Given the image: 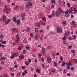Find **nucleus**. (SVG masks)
<instances>
[{
  "label": "nucleus",
  "instance_id": "f257e3e1",
  "mask_svg": "<svg viewBox=\"0 0 77 77\" xmlns=\"http://www.w3.org/2000/svg\"><path fill=\"white\" fill-rule=\"evenodd\" d=\"M66 65H67L66 67L68 69H70V67L71 66H72V62L71 61H69V62L66 63Z\"/></svg>",
  "mask_w": 77,
  "mask_h": 77
},
{
  "label": "nucleus",
  "instance_id": "f03ea898",
  "mask_svg": "<svg viewBox=\"0 0 77 77\" xmlns=\"http://www.w3.org/2000/svg\"><path fill=\"white\" fill-rule=\"evenodd\" d=\"M4 12H5L6 14H8L10 12V9L9 8H5L3 10Z\"/></svg>",
  "mask_w": 77,
  "mask_h": 77
},
{
  "label": "nucleus",
  "instance_id": "7ed1b4c3",
  "mask_svg": "<svg viewBox=\"0 0 77 77\" xmlns=\"http://www.w3.org/2000/svg\"><path fill=\"white\" fill-rule=\"evenodd\" d=\"M20 39V36L18 35H16V39L15 40V42L16 44H18V41Z\"/></svg>",
  "mask_w": 77,
  "mask_h": 77
},
{
  "label": "nucleus",
  "instance_id": "20e7f679",
  "mask_svg": "<svg viewBox=\"0 0 77 77\" xmlns=\"http://www.w3.org/2000/svg\"><path fill=\"white\" fill-rule=\"evenodd\" d=\"M57 31L58 33H61L62 31V29L60 27H57Z\"/></svg>",
  "mask_w": 77,
  "mask_h": 77
},
{
  "label": "nucleus",
  "instance_id": "39448f33",
  "mask_svg": "<svg viewBox=\"0 0 77 77\" xmlns=\"http://www.w3.org/2000/svg\"><path fill=\"white\" fill-rule=\"evenodd\" d=\"M72 27H75V26H76V25H77V24L75 23V21L73 20L72 22Z\"/></svg>",
  "mask_w": 77,
  "mask_h": 77
},
{
  "label": "nucleus",
  "instance_id": "423d86ee",
  "mask_svg": "<svg viewBox=\"0 0 77 77\" xmlns=\"http://www.w3.org/2000/svg\"><path fill=\"white\" fill-rule=\"evenodd\" d=\"M55 14L56 15V17H59L60 15V13L58 12L57 11H56L55 12Z\"/></svg>",
  "mask_w": 77,
  "mask_h": 77
},
{
  "label": "nucleus",
  "instance_id": "0eeeda50",
  "mask_svg": "<svg viewBox=\"0 0 77 77\" xmlns=\"http://www.w3.org/2000/svg\"><path fill=\"white\" fill-rule=\"evenodd\" d=\"M47 59L48 60V63H50V62H51V58H50L49 57H47Z\"/></svg>",
  "mask_w": 77,
  "mask_h": 77
},
{
  "label": "nucleus",
  "instance_id": "6e6552de",
  "mask_svg": "<svg viewBox=\"0 0 77 77\" xmlns=\"http://www.w3.org/2000/svg\"><path fill=\"white\" fill-rule=\"evenodd\" d=\"M58 11H59V12L60 14H61V13H64V12H65V11H62V9H61V8H59L58 9Z\"/></svg>",
  "mask_w": 77,
  "mask_h": 77
},
{
  "label": "nucleus",
  "instance_id": "1a4fd4ad",
  "mask_svg": "<svg viewBox=\"0 0 77 77\" xmlns=\"http://www.w3.org/2000/svg\"><path fill=\"white\" fill-rule=\"evenodd\" d=\"M68 71V70L66 69H64L63 72V74L64 75H65L66 74V73H67V72Z\"/></svg>",
  "mask_w": 77,
  "mask_h": 77
},
{
  "label": "nucleus",
  "instance_id": "9d476101",
  "mask_svg": "<svg viewBox=\"0 0 77 77\" xmlns=\"http://www.w3.org/2000/svg\"><path fill=\"white\" fill-rule=\"evenodd\" d=\"M10 19H8V20H6L5 22V23L6 24H8L9 22H10Z\"/></svg>",
  "mask_w": 77,
  "mask_h": 77
},
{
  "label": "nucleus",
  "instance_id": "9b49d317",
  "mask_svg": "<svg viewBox=\"0 0 77 77\" xmlns=\"http://www.w3.org/2000/svg\"><path fill=\"white\" fill-rule=\"evenodd\" d=\"M3 22H5V21H6V17L4 15L3 16Z\"/></svg>",
  "mask_w": 77,
  "mask_h": 77
},
{
  "label": "nucleus",
  "instance_id": "f8f14e48",
  "mask_svg": "<svg viewBox=\"0 0 77 77\" xmlns=\"http://www.w3.org/2000/svg\"><path fill=\"white\" fill-rule=\"evenodd\" d=\"M12 30L13 31V32H18V30L15 28H13L12 29Z\"/></svg>",
  "mask_w": 77,
  "mask_h": 77
},
{
  "label": "nucleus",
  "instance_id": "ddd939ff",
  "mask_svg": "<svg viewBox=\"0 0 77 77\" xmlns=\"http://www.w3.org/2000/svg\"><path fill=\"white\" fill-rule=\"evenodd\" d=\"M36 72H38L39 74L41 73V71L40 70V69H36Z\"/></svg>",
  "mask_w": 77,
  "mask_h": 77
},
{
  "label": "nucleus",
  "instance_id": "4468645a",
  "mask_svg": "<svg viewBox=\"0 0 77 77\" xmlns=\"http://www.w3.org/2000/svg\"><path fill=\"white\" fill-rule=\"evenodd\" d=\"M19 57L20 59H23L24 57V56L23 54H21L20 55Z\"/></svg>",
  "mask_w": 77,
  "mask_h": 77
},
{
  "label": "nucleus",
  "instance_id": "2eb2a0df",
  "mask_svg": "<svg viewBox=\"0 0 77 77\" xmlns=\"http://www.w3.org/2000/svg\"><path fill=\"white\" fill-rule=\"evenodd\" d=\"M67 11H68L69 14L72 13V10L71 8L69 9V10H67Z\"/></svg>",
  "mask_w": 77,
  "mask_h": 77
},
{
  "label": "nucleus",
  "instance_id": "dca6fc26",
  "mask_svg": "<svg viewBox=\"0 0 77 77\" xmlns=\"http://www.w3.org/2000/svg\"><path fill=\"white\" fill-rule=\"evenodd\" d=\"M65 64H66V63H65V61H63L62 63L61 66H65Z\"/></svg>",
  "mask_w": 77,
  "mask_h": 77
},
{
  "label": "nucleus",
  "instance_id": "f3484780",
  "mask_svg": "<svg viewBox=\"0 0 77 77\" xmlns=\"http://www.w3.org/2000/svg\"><path fill=\"white\" fill-rule=\"evenodd\" d=\"M13 21H14V22H15V21H17V19H16V17H14L13 18Z\"/></svg>",
  "mask_w": 77,
  "mask_h": 77
},
{
  "label": "nucleus",
  "instance_id": "a211bd4d",
  "mask_svg": "<svg viewBox=\"0 0 77 77\" xmlns=\"http://www.w3.org/2000/svg\"><path fill=\"white\" fill-rule=\"evenodd\" d=\"M72 39H75L76 36L75 35H73L72 36Z\"/></svg>",
  "mask_w": 77,
  "mask_h": 77
},
{
  "label": "nucleus",
  "instance_id": "6ab92c4d",
  "mask_svg": "<svg viewBox=\"0 0 77 77\" xmlns=\"http://www.w3.org/2000/svg\"><path fill=\"white\" fill-rule=\"evenodd\" d=\"M20 23V20L18 19L17 21V25H18Z\"/></svg>",
  "mask_w": 77,
  "mask_h": 77
},
{
  "label": "nucleus",
  "instance_id": "aec40b11",
  "mask_svg": "<svg viewBox=\"0 0 77 77\" xmlns=\"http://www.w3.org/2000/svg\"><path fill=\"white\" fill-rule=\"evenodd\" d=\"M12 55H13V56H18V53H13Z\"/></svg>",
  "mask_w": 77,
  "mask_h": 77
},
{
  "label": "nucleus",
  "instance_id": "412c9836",
  "mask_svg": "<svg viewBox=\"0 0 77 77\" xmlns=\"http://www.w3.org/2000/svg\"><path fill=\"white\" fill-rule=\"evenodd\" d=\"M62 23L63 26H65V25H66V21H64Z\"/></svg>",
  "mask_w": 77,
  "mask_h": 77
},
{
  "label": "nucleus",
  "instance_id": "4be33fe9",
  "mask_svg": "<svg viewBox=\"0 0 77 77\" xmlns=\"http://www.w3.org/2000/svg\"><path fill=\"white\" fill-rule=\"evenodd\" d=\"M54 65L55 66H57V63L56 62H54Z\"/></svg>",
  "mask_w": 77,
  "mask_h": 77
},
{
  "label": "nucleus",
  "instance_id": "5701e85b",
  "mask_svg": "<svg viewBox=\"0 0 77 77\" xmlns=\"http://www.w3.org/2000/svg\"><path fill=\"white\" fill-rule=\"evenodd\" d=\"M42 52L43 53H44L45 52V49L44 48L42 49Z\"/></svg>",
  "mask_w": 77,
  "mask_h": 77
},
{
  "label": "nucleus",
  "instance_id": "b1692460",
  "mask_svg": "<svg viewBox=\"0 0 77 77\" xmlns=\"http://www.w3.org/2000/svg\"><path fill=\"white\" fill-rule=\"evenodd\" d=\"M67 39V38L66 37V36H64V37L62 38V39L63 41H65V40H66Z\"/></svg>",
  "mask_w": 77,
  "mask_h": 77
},
{
  "label": "nucleus",
  "instance_id": "393cba45",
  "mask_svg": "<svg viewBox=\"0 0 77 77\" xmlns=\"http://www.w3.org/2000/svg\"><path fill=\"white\" fill-rule=\"evenodd\" d=\"M42 20L43 21H46V18L45 17H43Z\"/></svg>",
  "mask_w": 77,
  "mask_h": 77
},
{
  "label": "nucleus",
  "instance_id": "a878e982",
  "mask_svg": "<svg viewBox=\"0 0 77 77\" xmlns=\"http://www.w3.org/2000/svg\"><path fill=\"white\" fill-rule=\"evenodd\" d=\"M51 2L52 3H54V4H55L56 3V2L55 1V0H51Z\"/></svg>",
  "mask_w": 77,
  "mask_h": 77
},
{
  "label": "nucleus",
  "instance_id": "bb28decb",
  "mask_svg": "<svg viewBox=\"0 0 77 77\" xmlns=\"http://www.w3.org/2000/svg\"><path fill=\"white\" fill-rule=\"evenodd\" d=\"M53 13L52 14V16L53 17H54L55 16V14H54V11H52Z\"/></svg>",
  "mask_w": 77,
  "mask_h": 77
},
{
  "label": "nucleus",
  "instance_id": "cd10ccee",
  "mask_svg": "<svg viewBox=\"0 0 77 77\" xmlns=\"http://www.w3.org/2000/svg\"><path fill=\"white\" fill-rule=\"evenodd\" d=\"M34 39L35 40H36V41H37V40H38V38L37 37V35H35L34 37Z\"/></svg>",
  "mask_w": 77,
  "mask_h": 77
},
{
  "label": "nucleus",
  "instance_id": "c85d7f7f",
  "mask_svg": "<svg viewBox=\"0 0 77 77\" xmlns=\"http://www.w3.org/2000/svg\"><path fill=\"white\" fill-rule=\"evenodd\" d=\"M2 44H6V41H2Z\"/></svg>",
  "mask_w": 77,
  "mask_h": 77
},
{
  "label": "nucleus",
  "instance_id": "c756f323",
  "mask_svg": "<svg viewBox=\"0 0 77 77\" xmlns=\"http://www.w3.org/2000/svg\"><path fill=\"white\" fill-rule=\"evenodd\" d=\"M48 18H51L52 17V15L51 14L48 15Z\"/></svg>",
  "mask_w": 77,
  "mask_h": 77
},
{
  "label": "nucleus",
  "instance_id": "7c9ffc66",
  "mask_svg": "<svg viewBox=\"0 0 77 77\" xmlns=\"http://www.w3.org/2000/svg\"><path fill=\"white\" fill-rule=\"evenodd\" d=\"M68 39L69 40H72V38L71 37H69Z\"/></svg>",
  "mask_w": 77,
  "mask_h": 77
},
{
  "label": "nucleus",
  "instance_id": "2f4dec72",
  "mask_svg": "<svg viewBox=\"0 0 77 77\" xmlns=\"http://www.w3.org/2000/svg\"><path fill=\"white\" fill-rule=\"evenodd\" d=\"M14 75L15 74H14V73H11V77H14Z\"/></svg>",
  "mask_w": 77,
  "mask_h": 77
},
{
  "label": "nucleus",
  "instance_id": "473e14b6",
  "mask_svg": "<svg viewBox=\"0 0 77 77\" xmlns=\"http://www.w3.org/2000/svg\"><path fill=\"white\" fill-rule=\"evenodd\" d=\"M24 44H26L27 43V40L26 39H24L23 41Z\"/></svg>",
  "mask_w": 77,
  "mask_h": 77
},
{
  "label": "nucleus",
  "instance_id": "72a5a7b5",
  "mask_svg": "<svg viewBox=\"0 0 77 77\" xmlns=\"http://www.w3.org/2000/svg\"><path fill=\"white\" fill-rule=\"evenodd\" d=\"M36 24L37 27H39V26H40V25H39V24L38 23H36Z\"/></svg>",
  "mask_w": 77,
  "mask_h": 77
},
{
  "label": "nucleus",
  "instance_id": "f704fd0d",
  "mask_svg": "<svg viewBox=\"0 0 77 77\" xmlns=\"http://www.w3.org/2000/svg\"><path fill=\"white\" fill-rule=\"evenodd\" d=\"M2 38H3V36L2 34H1L0 36V39H2Z\"/></svg>",
  "mask_w": 77,
  "mask_h": 77
},
{
  "label": "nucleus",
  "instance_id": "c9c22d12",
  "mask_svg": "<svg viewBox=\"0 0 77 77\" xmlns=\"http://www.w3.org/2000/svg\"><path fill=\"white\" fill-rule=\"evenodd\" d=\"M71 51H72V52L73 53H75V50H71Z\"/></svg>",
  "mask_w": 77,
  "mask_h": 77
},
{
  "label": "nucleus",
  "instance_id": "e433bc0d",
  "mask_svg": "<svg viewBox=\"0 0 77 77\" xmlns=\"http://www.w3.org/2000/svg\"><path fill=\"white\" fill-rule=\"evenodd\" d=\"M54 8V5L52 4L51 6V8L52 9H53Z\"/></svg>",
  "mask_w": 77,
  "mask_h": 77
},
{
  "label": "nucleus",
  "instance_id": "4c0bfd02",
  "mask_svg": "<svg viewBox=\"0 0 77 77\" xmlns=\"http://www.w3.org/2000/svg\"><path fill=\"white\" fill-rule=\"evenodd\" d=\"M70 69L72 71H73V70H74V68L73 67H71L70 68Z\"/></svg>",
  "mask_w": 77,
  "mask_h": 77
},
{
  "label": "nucleus",
  "instance_id": "58836bf2",
  "mask_svg": "<svg viewBox=\"0 0 77 77\" xmlns=\"http://www.w3.org/2000/svg\"><path fill=\"white\" fill-rule=\"evenodd\" d=\"M26 48L27 50H29L30 49V47L29 46H26Z\"/></svg>",
  "mask_w": 77,
  "mask_h": 77
},
{
  "label": "nucleus",
  "instance_id": "ea45409f",
  "mask_svg": "<svg viewBox=\"0 0 77 77\" xmlns=\"http://www.w3.org/2000/svg\"><path fill=\"white\" fill-rule=\"evenodd\" d=\"M68 47L69 49H71V48H72V45H69V46Z\"/></svg>",
  "mask_w": 77,
  "mask_h": 77
},
{
  "label": "nucleus",
  "instance_id": "a19ab883",
  "mask_svg": "<svg viewBox=\"0 0 77 77\" xmlns=\"http://www.w3.org/2000/svg\"><path fill=\"white\" fill-rule=\"evenodd\" d=\"M71 9L72 10V11H74V9H75V8H74L73 7H72L71 8Z\"/></svg>",
  "mask_w": 77,
  "mask_h": 77
},
{
  "label": "nucleus",
  "instance_id": "79ce46f5",
  "mask_svg": "<svg viewBox=\"0 0 77 77\" xmlns=\"http://www.w3.org/2000/svg\"><path fill=\"white\" fill-rule=\"evenodd\" d=\"M25 63L26 65H29V63L26 61H25Z\"/></svg>",
  "mask_w": 77,
  "mask_h": 77
},
{
  "label": "nucleus",
  "instance_id": "37998d69",
  "mask_svg": "<svg viewBox=\"0 0 77 77\" xmlns=\"http://www.w3.org/2000/svg\"><path fill=\"white\" fill-rule=\"evenodd\" d=\"M26 8H29V5H26Z\"/></svg>",
  "mask_w": 77,
  "mask_h": 77
},
{
  "label": "nucleus",
  "instance_id": "c03bdc74",
  "mask_svg": "<svg viewBox=\"0 0 77 77\" xmlns=\"http://www.w3.org/2000/svg\"><path fill=\"white\" fill-rule=\"evenodd\" d=\"M67 76L70 77V76H71V74H70V73H68L67 74Z\"/></svg>",
  "mask_w": 77,
  "mask_h": 77
},
{
  "label": "nucleus",
  "instance_id": "a18cd8bd",
  "mask_svg": "<svg viewBox=\"0 0 77 77\" xmlns=\"http://www.w3.org/2000/svg\"><path fill=\"white\" fill-rule=\"evenodd\" d=\"M20 75H21V74H20V73H18L17 74V77H20Z\"/></svg>",
  "mask_w": 77,
  "mask_h": 77
},
{
  "label": "nucleus",
  "instance_id": "49530a36",
  "mask_svg": "<svg viewBox=\"0 0 77 77\" xmlns=\"http://www.w3.org/2000/svg\"><path fill=\"white\" fill-rule=\"evenodd\" d=\"M48 50H51V46H48Z\"/></svg>",
  "mask_w": 77,
  "mask_h": 77
},
{
  "label": "nucleus",
  "instance_id": "de8ad7c7",
  "mask_svg": "<svg viewBox=\"0 0 77 77\" xmlns=\"http://www.w3.org/2000/svg\"><path fill=\"white\" fill-rule=\"evenodd\" d=\"M17 8H18V6L16 5L15 7H14V9L15 10H17Z\"/></svg>",
  "mask_w": 77,
  "mask_h": 77
},
{
  "label": "nucleus",
  "instance_id": "09e8293b",
  "mask_svg": "<svg viewBox=\"0 0 77 77\" xmlns=\"http://www.w3.org/2000/svg\"><path fill=\"white\" fill-rule=\"evenodd\" d=\"M28 62L30 63H31V62H32V60L31 59H29L28 60Z\"/></svg>",
  "mask_w": 77,
  "mask_h": 77
},
{
  "label": "nucleus",
  "instance_id": "8fccbe9b",
  "mask_svg": "<svg viewBox=\"0 0 77 77\" xmlns=\"http://www.w3.org/2000/svg\"><path fill=\"white\" fill-rule=\"evenodd\" d=\"M26 30L27 31H29V27H27L26 28Z\"/></svg>",
  "mask_w": 77,
  "mask_h": 77
},
{
  "label": "nucleus",
  "instance_id": "3c124183",
  "mask_svg": "<svg viewBox=\"0 0 77 77\" xmlns=\"http://www.w3.org/2000/svg\"><path fill=\"white\" fill-rule=\"evenodd\" d=\"M24 72L25 74H27V70H25L24 71Z\"/></svg>",
  "mask_w": 77,
  "mask_h": 77
},
{
  "label": "nucleus",
  "instance_id": "603ef678",
  "mask_svg": "<svg viewBox=\"0 0 77 77\" xmlns=\"http://www.w3.org/2000/svg\"><path fill=\"white\" fill-rule=\"evenodd\" d=\"M35 30L36 32H37L38 31V28H35Z\"/></svg>",
  "mask_w": 77,
  "mask_h": 77
},
{
  "label": "nucleus",
  "instance_id": "864d4df0",
  "mask_svg": "<svg viewBox=\"0 0 77 77\" xmlns=\"http://www.w3.org/2000/svg\"><path fill=\"white\" fill-rule=\"evenodd\" d=\"M21 68L22 69H25V66H23L21 67Z\"/></svg>",
  "mask_w": 77,
  "mask_h": 77
},
{
  "label": "nucleus",
  "instance_id": "5fc2aeb1",
  "mask_svg": "<svg viewBox=\"0 0 77 77\" xmlns=\"http://www.w3.org/2000/svg\"><path fill=\"white\" fill-rule=\"evenodd\" d=\"M67 5L68 6V7H70L71 6V5H70V4H69V3H68L67 4Z\"/></svg>",
  "mask_w": 77,
  "mask_h": 77
},
{
  "label": "nucleus",
  "instance_id": "6e6d98bb",
  "mask_svg": "<svg viewBox=\"0 0 77 77\" xmlns=\"http://www.w3.org/2000/svg\"><path fill=\"white\" fill-rule=\"evenodd\" d=\"M29 6H32V2H29Z\"/></svg>",
  "mask_w": 77,
  "mask_h": 77
},
{
  "label": "nucleus",
  "instance_id": "4d7b16f0",
  "mask_svg": "<svg viewBox=\"0 0 77 77\" xmlns=\"http://www.w3.org/2000/svg\"><path fill=\"white\" fill-rule=\"evenodd\" d=\"M11 58L12 59H13V58H14V55H13V56H11Z\"/></svg>",
  "mask_w": 77,
  "mask_h": 77
},
{
  "label": "nucleus",
  "instance_id": "13d9d810",
  "mask_svg": "<svg viewBox=\"0 0 77 77\" xmlns=\"http://www.w3.org/2000/svg\"><path fill=\"white\" fill-rule=\"evenodd\" d=\"M63 44H65V45H66L67 44L66 43V42L64 41L63 42Z\"/></svg>",
  "mask_w": 77,
  "mask_h": 77
},
{
  "label": "nucleus",
  "instance_id": "bf43d9fd",
  "mask_svg": "<svg viewBox=\"0 0 77 77\" xmlns=\"http://www.w3.org/2000/svg\"><path fill=\"white\" fill-rule=\"evenodd\" d=\"M65 13L66 14H67V15H68V11H65Z\"/></svg>",
  "mask_w": 77,
  "mask_h": 77
},
{
  "label": "nucleus",
  "instance_id": "052dcab7",
  "mask_svg": "<svg viewBox=\"0 0 77 77\" xmlns=\"http://www.w3.org/2000/svg\"><path fill=\"white\" fill-rule=\"evenodd\" d=\"M30 36L31 37H33L34 35H33V34L32 33H31L30 34Z\"/></svg>",
  "mask_w": 77,
  "mask_h": 77
},
{
  "label": "nucleus",
  "instance_id": "680f3d73",
  "mask_svg": "<svg viewBox=\"0 0 77 77\" xmlns=\"http://www.w3.org/2000/svg\"><path fill=\"white\" fill-rule=\"evenodd\" d=\"M17 67H18V65L17 64L15 65L14 66V68H17Z\"/></svg>",
  "mask_w": 77,
  "mask_h": 77
},
{
  "label": "nucleus",
  "instance_id": "e2e57ef3",
  "mask_svg": "<svg viewBox=\"0 0 77 77\" xmlns=\"http://www.w3.org/2000/svg\"><path fill=\"white\" fill-rule=\"evenodd\" d=\"M4 77H7V75L6 74H4L3 75Z\"/></svg>",
  "mask_w": 77,
  "mask_h": 77
},
{
  "label": "nucleus",
  "instance_id": "0e129e2a",
  "mask_svg": "<svg viewBox=\"0 0 77 77\" xmlns=\"http://www.w3.org/2000/svg\"><path fill=\"white\" fill-rule=\"evenodd\" d=\"M74 60L75 61V63H77V59H75Z\"/></svg>",
  "mask_w": 77,
  "mask_h": 77
},
{
  "label": "nucleus",
  "instance_id": "69168bd1",
  "mask_svg": "<svg viewBox=\"0 0 77 77\" xmlns=\"http://www.w3.org/2000/svg\"><path fill=\"white\" fill-rule=\"evenodd\" d=\"M3 58H4V57H2L1 58H0V60H3Z\"/></svg>",
  "mask_w": 77,
  "mask_h": 77
},
{
  "label": "nucleus",
  "instance_id": "338daca9",
  "mask_svg": "<svg viewBox=\"0 0 77 77\" xmlns=\"http://www.w3.org/2000/svg\"><path fill=\"white\" fill-rule=\"evenodd\" d=\"M25 73L24 72H23V73H22V76H24V75H25Z\"/></svg>",
  "mask_w": 77,
  "mask_h": 77
},
{
  "label": "nucleus",
  "instance_id": "774afa93",
  "mask_svg": "<svg viewBox=\"0 0 77 77\" xmlns=\"http://www.w3.org/2000/svg\"><path fill=\"white\" fill-rule=\"evenodd\" d=\"M60 60H63V59L62 57L60 56Z\"/></svg>",
  "mask_w": 77,
  "mask_h": 77
}]
</instances>
